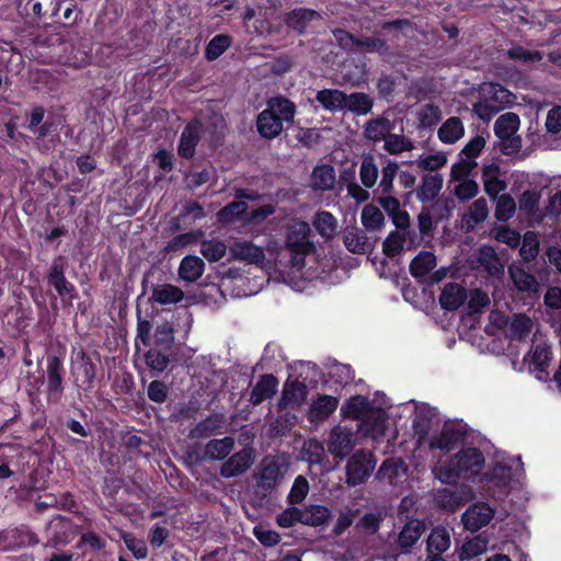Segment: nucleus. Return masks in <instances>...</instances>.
<instances>
[{
    "mask_svg": "<svg viewBox=\"0 0 561 561\" xmlns=\"http://www.w3.org/2000/svg\"><path fill=\"white\" fill-rule=\"evenodd\" d=\"M314 100L332 113L345 110L346 93L337 89H323L317 92Z\"/></svg>",
    "mask_w": 561,
    "mask_h": 561,
    "instance_id": "obj_29",
    "label": "nucleus"
},
{
    "mask_svg": "<svg viewBox=\"0 0 561 561\" xmlns=\"http://www.w3.org/2000/svg\"><path fill=\"white\" fill-rule=\"evenodd\" d=\"M540 195L534 191H526L519 198V211L524 215L530 226L539 225L543 214L538 207Z\"/></svg>",
    "mask_w": 561,
    "mask_h": 561,
    "instance_id": "obj_21",
    "label": "nucleus"
},
{
    "mask_svg": "<svg viewBox=\"0 0 561 561\" xmlns=\"http://www.w3.org/2000/svg\"><path fill=\"white\" fill-rule=\"evenodd\" d=\"M519 254L526 262L535 260L539 253V239L536 232L527 231L523 239L520 238Z\"/></svg>",
    "mask_w": 561,
    "mask_h": 561,
    "instance_id": "obj_48",
    "label": "nucleus"
},
{
    "mask_svg": "<svg viewBox=\"0 0 561 561\" xmlns=\"http://www.w3.org/2000/svg\"><path fill=\"white\" fill-rule=\"evenodd\" d=\"M473 113L483 122L489 123L497 113L500 108L495 107L492 102L485 98L473 104Z\"/></svg>",
    "mask_w": 561,
    "mask_h": 561,
    "instance_id": "obj_60",
    "label": "nucleus"
},
{
    "mask_svg": "<svg viewBox=\"0 0 561 561\" xmlns=\"http://www.w3.org/2000/svg\"><path fill=\"white\" fill-rule=\"evenodd\" d=\"M419 124L423 128H432L442 119V111L433 103L425 104L417 113Z\"/></svg>",
    "mask_w": 561,
    "mask_h": 561,
    "instance_id": "obj_51",
    "label": "nucleus"
},
{
    "mask_svg": "<svg viewBox=\"0 0 561 561\" xmlns=\"http://www.w3.org/2000/svg\"><path fill=\"white\" fill-rule=\"evenodd\" d=\"M436 423H438V416L434 408L426 403H420L415 405L413 428L420 440L425 438L430 430Z\"/></svg>",
    "mask_w": 561,
    "mask_h": 561,
    "instance_id": "obj_18",
    "label": "nucleus"
},
{
    "mask_svg": "<svg viewBox=\"0 0 561 561\" xmlns=\"http://www.w3.org/2000/svg\"><path fill=\"white\" fill-rule=\"evenodd\" d=\"M312 225L317 232L324 239H331L336 233L337 220L329 211L317 213L312 220Z\"/></svg>",
    "mask_w": 561,
    "mask_h": 561,
    "instance_id": "obj_42",
    "label": "nucleus"
},
{
    "mask_svg": "<svg viewBox=\"0 0 561 561\" xmlns=\"http://www.w3.org/2000/svg\"><path fill=\"white\" fill-rule=\"evenodd\" d=\"M489 540L483 535H478L474 538L466 541L462 545L460 559H472L486 551Z\"/></svg>",
    "mask_w": 561,
    "mask_h": 561,
    "instance_id": "obj_49",
    "label": "nucleus"
},
{
    "mask_svg": "<svg viewBox=\"0 0 561 561\" xmlns=\"http://www.w3.org/2000/svg\"><path fill=\"white\" fill-rule=\"evenodd\" d=\"M225 423V417L220 414H213L196 424L191 431L193 438H204L218 434Z\"/></svg>",
    "mask_w": 561,
    "mask_h": 561,
    "instance_id": "obj_39",
    "label": "nucleus"
},
{
    "mask_svg": "<svg viewBox=\"0 0 561 561\" xmlns=\"http://www.w3.org/2000/svg\"><path fill=\"white\" fill-rule=\"evenodd\" d=\"M96 367L90 356L82 353L73 366L76 381L84 389H91L95 378Z\"/></svg>",
    "mask_w": 561,
    "mask_h": 561,
    "instance_id": "obj_22",
    "label": "nucleus"
},
{
    "mask_svg": "<svg viewBox=\"0 0 561 561\" xmlns=\"http://www.w3.org/2000/svg\"><path fill=\"white\" fill-rule=\"evenodd\" d=\"M468 295L463 287L456 283H448L444 286L439 296V304L443 309L456 310L467 299Z\"/></svg>",
    "mask_w": 561,
    "mask_h": 561,
    "instance_id": "obj_25",
    "label": "nucleus"
},
{
    "mask_svg": "<svg viewBox=\"0 0 561 561\" xmlns=\"http://www.w3.org/2000/svg\"><path fill=\"white\" fill-rule=\"evenodd\" d=\"M485 138L482 135H477L465 145L459 156L476 161V158L479 157L482 149L485 147Z\"/></svg>",
    "mask_w": 561,
    "mask_h": 561,
    "instance_id": "obj_61",
    "label": "nucleus"
},
{
    "mask_svg": "<svg viewBox=\"0 0 561 561\" xmlns=\"http://www.w3.org/2000/svg\"><path fill=\"white\" fill-rule=\"evenodd\" d=\"M61 121L53 115H49L45 121L32 133L35 135L36 140L46 142L44 147L49 150L55 148L59 141V129Z\"/></svg>",
    "mask_w": 561,
    "mask_h": 561,
    "instance_id": "obj_20",
    "label": "nucleus"
},
{
    "mask_svg": "<svg viewBox=\"0 0 561 561\" xmlns=\"http://www.w3.org/2000/svg\"><path fill=\"white\" fill-rule=\"evenodd\" d=\"M253 535L263 546L266 547H274L280 541L278 533L267 529L262 525L253 528Z\"/></svg>",
    "mask_w": 561,
    "mask_h": 561,
    "instance_id": "obj_64",
    "label": "nucleus"
},
{
    "mask_svg": "<svg viewBox=\"0 0 561 561\" xmlns=\"http://www.w3.org/2000/svg\"><path fill=\"white\" fill-rule=\"evenodd\" d=\"M360 219L365 228L371 230H380L385 222L382 211L374 205L364 206Z\"/></svg>",
    "mask_w": 561,
    "mask_h": 561,
    "instance_id": "obj_50",
    "label": "nucleus"
},
{
    "mask_svg": "<svg viewBox=\"0 0 561 561\" xmlns=\"http://www.w3.org/2000/svg\"><path fill=\"white\" fill-rule=\"evenodd\" d=\"M529 356L534 367L539 371H543L551 358L550 347L546 342H540L534 346Z\"/></svg>",
    "mask_w": 561,
    "mask_h": 561,
    "instance_id": "obj_55",
    "label": "nucleus"
},
{
    "mask_svg": "<svg viewBox=\"0 0 561 561\" xmlns=\"http://www.w3.org/2000/svg\"><path fill=\"white\" fill-rule=\"evenodd\" d=\"M227 252V245L217 239L204 241L201 245L202 255L209 262L221 260Z\"/></svg>",
    "mask_w": 561,
    "mask_h": 561,
    "instance_id": "obj_53",
    "label": "nucleus"
},
{
    "mask_svg": "<svg viewBox=\"0 0 561 561\" xmlns=\"http://www.w3.org/2000/svg\"><path fill=\"white\" fill-rule=\"evenodd\" d=\"M254 451L250 447L242 448L230 456L220 468V474L226 478H234L244 473L254 462Z\"/></svg>",
    "mask_w": 561,
    "mask_h": 561,
    "instance_id": "obj_11",
    "label": "nucleus"
},
{
    "mask_svg": "<svg viewBox=\"0 0 561 561\" xmlns=\"http://www.w3.org/2000/svg\"><path fill=\"white\" fill-rule=\"evenodd\" d=\"M391 130L390 121L386 117L370 119L365 125V137L373 141L385 140Z\"/></svg>",
    "mask_w": 561,
    "mask_h": 561,
    "instance_id": "obj_44",
    "label": "nucleus"
},
{
    "mask_svg": "<svg viewBox=\"0 0 561 561\" xmlns=\"http://www.w3.org/2000/svg\"><path fill=\"white\" fill-rule=\"evenodd\" d=\"M309 492V483L302 476H298L288 494V501L291 505L301 503Z\"/></svg>",
    "mask_w": 561,
    "mask_h": 561,
    "instance_id": "obj_58",
    "label": "nucleus"
},
{
    "mask_svg": "<svg viewBox=\"0 0 561 561\" xmlns=\"http://www.w3.org/2000/svg\"><path fill=\"white\" fill-rule=\"evenodd\" d=\"M484 462V456L478 448H462L448 465L434 467L433 474L443 483H455L458 479H470L479 474Z\"/></svg>",
    "mask_w": 561,
    "mask_h": 561,
    "instance_id": "obj_2",
    "label": "nucleus"
},
{
    "mask_svg": "<svg viewBox=\"0 0 561 561\" xmlns=\"http://www.w3.org/2000/svg\"><path fill=\"white\" fill-rule=\"evenodd\" d=\"M205 270L204 261L195 255H186L182 259L179 267V276L182 280L194 283L203 275Z\"/></svg>",
    "mask_w": 561,
    "mask_h": 561,
    "instance_id": "obj_30",
    "label": "nucleus"
},
{
    "mask_svg": "<svg viewBox=\"0 0 561 561\" xmlns=\"http://www.w3.org/2000/svg\"><path fill=\"white\" fill-rule=\"evenodd\" d=\"M443 186L442 178H423V183L417 190V197L423 202L434 199Z\"/></svg>",
    "mask_w": 561,
    "mask_h": 561,
    "instance_id": "obj_54",
    "label": "nucleus"
},
{
    "mask_svg": "<svg viewBox=\"0 0 561 561\" xmlns=\"http://www.w3.org/2000/svg\"><path fill=\"white\" fill-rule=\"evenodd\" d=\"M465 135L462 121L458 116L447 118L438 128L437 136L443 144L453 145Z\"/></svg>",
    "mask_w": 561,
    "mask_h": 561,
    "instance_id": "obj_31",
    "label": "nucleus"
},
{
    "mask_svg": "<svg viewBox=\"0 0 561 561\" xmlns=\"http://www.w3.org/2000/svg\"><path fill=\"white\" fill-rule=\"evenodd\" d=\"M234 444V438L231 436L210 439L204 449L205 458L210 460H224L233 450Z\"/></svg>",
    "mask_w": 561,
    "mask_h": 561,
    "instance_id": "obj_32",
    "label": "nucleus"
},
{
    "mask_svg": "<svg viewBox=\"0 0 561 561\" xmlns=\"http://www.w3.org/2000/svg\"><path fill=\"white\" fill-rule=\"evenodd\" d=\"M468 307L471 312L479 313L490 305V298L486 293L481 289H473L469 294Z\"/></svg>",
    "mask_w": 561,
    "mask_h": 561,
    "instance_id": "obj_63",
    "label": "nucleus"
},
{
    "mask_svg": "<svg viewBox=\"0 0 561 561\" xmlns=\"http://www.w3.org/2000/svg\"><path fill=\"white\" fill-rule=\"evenodd\" d=\"M357 49L366 53L386 54L389 50L387 42L378 37L358 38Z\"/></svg>",
    "mask_w": 561,
    "mask_h": 561,
    "instance_id": "obj_59",
    "label": "nucleus"
},
{
    "mask_svg": "<svg viewBox=\"0 0 561 561\" xmlns=\"http://www.w3.org/2000/svg\"><path fill=\"white\" fill-rule=\"evenodd\" d=\"M230 253L233 259L245 261L249 264L261 265L265 261L264 249L248 240H236L230 245Z\"/></svg>",
    "mask_w": 561,
    "mask_h": 561,
    "instance_id": "obj_13",
    "label": "nucleus"
},
{
    "mask_svg": "<svg viewBox=\"0 0 561 561\" xmlns=\"http://www.w3.org/2000/svg\"><path fill=\"white\" fill-rule=\"evenodd\" d=\"M388 416L385 410L373 408L362 421V428L374 438L382 436L386 431Z\"/></svg>",
    "mask_w": 561,
    "mask_h": 561,
    "instance_id": "obj_28",
    "label": "nucleus"
},
{
    "mask_svg": "<svg viewBox=\"0 0 561 561\" xmlns=\"http://www.w3.org/2000/svg\"><path fill=\"white\" fill-rule=\"evenodd\" d=\"M425 530L424 524L419 519L408 522L401 529L397 543L400 548L407 549L412 547Z\"/></svg>",
    "mask_w": 561,
    "mask_h": 561,
    "instance_id": "obj_38",
    "label": "nucleus"
},
{
    "mask_svg": "<svg viewBox=\"0 0 561 561\" xmlns=\"http://www.w3.org/2000/svg\"><path fill=\"white\" fill-rule=\"evenodd\" d=\"M65 260L59 256L50 265L47 278L48 283L55 288L61 298L72 299L75 297V286L70 284L65 276Z\"/></svg>",
    "mask_w": 561,
    "mask_h": 561,
    "instance_id": "obj_12",
    "label": "nucleus"
},
{
    "mask_svg": "<svg viewBox=\"0 0 561 561\" xmlns=\"http://www.w3.org/2000/svg\"><path fill=\"white\" fill-rule=\"evenodd\" d=\"M284 479V472L277 458L264 457L256 469L255 492L262 497L267 496Z\"/></svg>",
    "mask_w": 561,
    "mask_h": 561,
    "instance_id": "obj_5",
    "label": "nucleus"
},
{
    "mask_svg": "<svg viewBox=\"0 0 561 561\" xmlns=\"http://www.w3.org/2000/svg\"><path fill=\"white\" fill-rule=\"evenodd\" d=\"M343 240L346 249L353 253H365L369 248L366 233L357 227H346Z\"/></svg>",
    "mask_w": 561,
    "mask_h": 561,
    "instance_id": "obj_36",
    "label": "nucleus"
},
{
    "mask_svg": "<svg viewBox=\"0 0 561 561\" xmlns=\"http://www.w3.org/2000/svg\"><path fill=\"white\" fill-rule=\"evenodd\" d=\"M296 104L286 96L276 95L267 99L266 107L255 118L256 131L261 138L273 140L294 123Z\"/></svg>",
    "mask_w": 561,
    "mask_h": 561,
    "instance_id": "obj_1",
    "label": "nucleus"
},
{
    "mask_svg": "<svg viewBox=\"0 0 561 561\" xmlns=\"http://www.w3.org/2000/svg\"><path fill=\"white\" fill-rule=\"evenodd\" d=\"M373 407L369 401L362 396L352 397L342 408L345 416L359 420L360 422L370 412Z\"/></svg>",
    "mask_w": 561,
    "mask_h": 561,
    "instance_id": "obj_41",
    "label": "nucleus"
},
{
    "mask_svg": "<svg viewBox=\"0 0 561 561\" xmlns=\"http://www.w3.org/2000/svg\"><path fill=\"white\" fill-rule=\"evenodd\" d=\"M330 516V510L323 505H309L301 510V523L309 526L323 525Z\"/></svg>",
    "mask_w": 561,
    "mask_h": 561,
    "instance_id": "obj_45",
    "label": "nucleus"
},
{
    "mask_svg": "<svg viewBox=\"0 0 561 561\" xmlns=\"http://www.w3.org/2000/svg\"><path fill=\"white\" fill-rule=\"evenodd\" d=\"M462 433L453 424H445L440 434L435 436L430 442L432 449H440L444 451L453 450L461 440Z\"/></svg>",
    "mask_w": 561,
    "mask_h": 561,
    "instance_id": "obj_26",
    "label": "nucleus"
},
{
    "mask_svg": "<svg viewBox=\"0 0 561 561\" xmlns=\"http://www.w3.org/2000/svg\"><path fill=\"white\" fill-rule=\"evenodd\" d=\"M449 530L444 526L434 527L426 540V553L442 556L450 548Z\"/></svg>",
    "mask_w": 561,
    "mask_h": 561,
    "instance_id": "obj_27",
    "label": "nucleus"
},
{
    "mask_svg": "<svg viewBox=\"0 0 561 561\" xmlns=\"http://www.w3.org/2000/svg\"><path fill=\"white\" fill-rule=\"evenodd\" d=\"M506 56L511 60H518L525 65L539 62L543 56L539 50H528L523 46H513L506 51Z\"/></svg>",
    "mask_w": 561,
    "mask_h": 561,
    "instance_id": "obj_52",
    "label": "nucleus"
},
{
    "mask_svg": "<svg viewBox=\"0 0 561 561\" xmlns=\"http://www.w3.org/2000/svg\"><path fill=\"white\" fill-rule=\"evenodd\" d=\"M282 20L290 31L304 35L312 22L322 20V15L314 9L298 7L284 13Z\"/></svg>",
    "mask_w": 561,
    "mask_h": 561,
    "instance_id": "obj_7",
    "label": "nucleus"
},
{
    "mask_svg": "<svg viewBox=\"0 0 561 561\" xmlns=\"http://www.w3.org/2000/svg\"><path fill=\"white\" fill-rule=\"evenodd\" d=\"M203 123L199 118H192L183 128L178 145V154L183 159H191L195 154L201 141Z\"/></svg>",
    "mask_w": 561,
    "mask_h": 561,
    "instance_id": "obj_8",
    "label": "nucleus"
},
{
    "mask_svg": "<svg viewBox=\"0 0 561 561\" xmlns=\"http://www.w3.org/2000/svg\"><path fill=\"white\" fill-rule=\"evenodd\" d=\"M534 322L526 314H514L508 324V332L512 339L523 340L533 331Z\"/></svg>",
    "mask_w": 561,
    "mask_h": 561,
    "instance_id": "obj_47",
    "label": "nucleus"
},
{
    "mask_svg": "<svg viewBox=\"0 0 561 561\" xmlns=\"http://www.w3.org/2000/svg\"><path fill=\"white\" fill-rule=\"evenodd\" d=\"M277 379L273 375H264L256 382L250 394L253 404H260L272 398L277 389Z\"/></svg>",
    "mask_w": 561,
    "mask_h": 561,
    "instance_id": "obj_35",
    "label": "nucleus"
},
{
    "mask_svg": "<svg viewBox=\"0 0 561 561\" xmlns=\"http://www.w3.org/2000/svg\"><path fill=\"white\" fill-rule=\"evenodd\" d=\"M173 329L168 323L164 322L157 327L154 331V344L162 348H170L173 343Z\"/></svg>",
    "mask_w": 561,
    "mask_h": 561,
    "instance_id": "obj_62",
    "label": "nucleus"
},
{
    "mask_svg": "<svg viewBox=\"0 0 561 561\" xmlns=\"http://www.w3.org/2000/svg\"><path fill=\"white\" fill-rule=\"evenodd\" d=\"M415 248L411 231H391L382 242V252L388 257H397Z\"/></svg>",
    "mask_w": 561,
    "mask_h": 561,
    "instance_id": "obj_14",
    "label": "nucleus"
},
{
    "mask_svg": "<svg viewBox=\"0 0 561 561\" xmlns=\"http://www.w3.org/2000/svg\"><path fill=\"white\" fill-rule=\"evenodd\" d=\"M373 106L374 100L367 93L353 92L346 94L345 108L358 116L367 115Z\"/></svg>",
    "mask_w": 561,
    "mask_h": 561,
    "instance_id": "obj_40",
    "label": "nucleus"
},
{
    "mask_svg": "<svg viewBox=\"0 0 561 561\" xmlns=\"http://www.w3.org/2000/svg\"><path fill=\"white\" fill-rule=\"evenodd\" d=\"M436 266V256L432 252H420L410 263V272L414 277H422Z\"/></svg>",
    "mask_w": 561,
    "mask_h": 561,
    "instance_id": "obj_46",
    "label": "nucleus"
},
{
    "mask_svg": "<svg viewBox=\"0 0 561 561\" xmlns=\"http://www.w3.org/2000/svg\"><path fill=\"white\" fill-rule=\"evenodd\" d=\"M232 44L228 34L215 35L206 45L204 57L207 61L217 60Z\"/></svg>",
    "mask_w": 561,
    "mask_h": 561,
    "instance_id": "obj_43",
    "label": "nucleus"
},
{
    "mask_svg": "<svg viewBox=\"0 0 561 561\" xmlns=\"http://www.w3.org/2000/svg\"><path fill=\"white\" fill-rule=\"evenodd\" d=\"M307 387L300 381H287L278 401L279 409H298L307 398Z\"/></svg>",
    "mask_w": 561,
    "mask_h": 561,
    "instance_id": "obj_17",
    "label": "nucleus"
},
{
    "mask_svg": "<svg viewBox=\"0 0 561 561\" xmlns=\"http://www.w3.org/2000/svg\"><path fill=\"white\" fill-rule=\"evenodd\" d=\"M311 229L309 225L301 220L293 221L286 231V248L291 253V266L301 271L306 264V256L314 253L316 247L310 241Z\"/></svg>",
    "mask_w": 561,
    "mask_h": 561,
    "instance_id": "obj_3",
    "label": "nucleus"
},
{
    "mask_svg": "<svg viewBox=\"0 0 561 561\" xmlns=\"http://www.w3.org/2000/svg\"><path fill=\"white\" fill-rule=\"evenodd\" d=\"M515 467L504 462H497L492 470L484 476L485 480L500 489H506L514 480H519L524 474L523 463L517 457L513 460Z\"/></svg>",
    "mask_w": 561,
    "mask_h": 561,
    "instance_id": "obj_6",
    "label": "nucleus"
},
{
    "mask_svg": "<svg viewBox=\"0 0 561 561\" xmlns=\"http://www.w3.org/2000/svg\"><path fill=\"white\" fill-rule=\"evenodd\" d=\"M483 95L488 101L492 102L495 107H499L500 112L514 105L516 102V95L500 83H489V85L483 89Z\"/></svg>",
    "mask_w": 561,
    "mask_h": 561,
    "instance_id": "obj_23",
    "label": "nucleus"
},
{
    "mask_svg": "<svg viewBox=\"0 0 561 561\" xmlns=\"http://www.w3.org/2000/svg\"><path fill=\"white\" fill-rule=\"evenodd\" d=\"M510 277L519 291L537 293L539 283L534 275L518 266H510Z\"/></svg>",
    "mask_w": 561,
    "mask_h": 561,
    "instance_id": "obj_37",
    "label": "nucleus"
},
{
    "mask_svg": "<svg viewBox=\"0 0 561 561\" xmlns=\"http://www.w3.org/2000/svg\"><path fill=\"white\" fill-rule=\"evenodd\" d=\"M383 141V148L390 154H398L403 151L411 150L413 148V145L409 139H407L404 136L397 134L389 133V135L386 137Z\"/></svg>",
    "mask_w": 561,
    "mask_h": 561,
    "instance_id": "obj_56",
    "label": "nucleus"
},
{
    "mask_svg": "<svg viewBox=\"0 0 561 561\" xmlns=\"http://www.w3.org/2000/svg\"><path fill=\"white\" fill-rule=\"evenodd\" d=\"M339 399L332 396H320L312 402L308 412L311 422H320L328 419L337 408Z\"/></svg>",
    "mask_w": 561,
    "mask_h": 561,
    "instance_id": "obj_24",
    "label": "nucleus"
},
{
    "mask_svg": "<svg viewBox=\"0 0 561 561\" xmlns=\"http://www.w3.org/2000/svg\"><path fill=\"white\" fill-rule=\"evenodd\" d=\"M47 533L49 540L46 546L51 548L70 542L75 535L72 524L61 516H56L49 522Z\"/></svg>",
    "mask_w": 561,
    "mask_h": 561,
    "instance_id": "obj_15",
    "label": "nucleus"
},
{
    "mask_svg": "<svg viewBox=\"0 0 561 561\" xmlns=\"http://www.w3.org/2000/svg\"><path fill=\"white\" fill-rule=\"evenodd\" d=\"M494 517V510L484 502L470 505L461 516L466 529L478 531L486 526Z\"/></svg>",
    "mask_w": 561,
    "mask_h": 561,
    "instance_id": "obj_10",
    "label": "nucleus"
},
{
    "mask_svg": "<svg viewBox=\"0 0 561 561\" xmlns=\"http://www.w3.org/2000/svg\"><path fill=\"white\" fill-rule=\"evenodd\" d=\"M184 293L181 288L171 284H160L153 287L151 300L160 305H175L182 301Z\"/></svg>",
    "mask_w": 561,
    "mask_h": 561,
    "instance_id": "obj_34",
    "label": "nucleus"
},
{
    "mask_svg": "<svg viewBox=\"0 0 561 561\" xmlns=\"http://www.w3.org/2000/svg\"><path fill=\"white\" fill-rule=\"evenodd\" d=\"M385 157L382 154H363L357 160L345 163L340 175H355L356 167L359 164V175H378L379 164H383Z\"/></svg>",
    "mask_w": 561,
    "mask_h": 561,
    "instance_id": "obj_16",
    "label": "nucleus"
},
{
    "mask_svg": "<svg viewBox=\"0 0 561 561\" xmlns=\"http://www.w3.org/2000/svg\"><path fill=\"white\" fill-rule=\"evenodd\" d=\"M520 126V118L514 112H507L500 115L494 123V134L499 139L511 138L515 136Z\"/></svg>",
    "mask_w": 561,
    "mask_h": 561,
    "instance_id": "obj_33",
    "label": "nucleus"
},
{
    "mask_svg": "<svg viewBox=\"0 0 561 561\" xmlns=\"http://www.w3.org/2000/svg\"><path fill=\"white\" fill-rule=\"evenodd\" d=\"M516 209V204L514 199L507 195L503 194L497 198L495 217L497 220L506 221L514 215Z\"/></svg>",
    "mask_w": 561,
    "mask_h": 561,
    "instance_id": "obj_57",
    "label": "nucleus"
},
{
    "mask_svg": "<svg viewBox=\"0 0 561 561\" xmlns=\"http://www.w3.org/2000/svg\"><path fill=\"white\" fill-rule=\"evenodd\" d=\"M62 364L56 356L47 360L48 400L57 402L62 393Z\"/></svg>",
    "mask_w": 561,
    "mask_h": 561,
    "instance_id": "obj_19",
    "label": "nucleus"
},
{
    "mask_svg": "<svg viewBox=\"0 0 561 561\" xmlns=\"http://www.w3.org/2000/svg\"><path fill=\"white\" fill-rule=\"evenodd\" d=\"M376 459L371 451L357 450L346 462L345 482L348 486L363 484L373 473L376 467Z\"/></svg>",
    "mask_w": 561,
    "mask_h": 561,
    "instance_id": "obj_4",
    "label": "nucleus"
},
{
    "mask_svg": "<svg viewBox=\"0 0 561 561\" xmlns=\"http://www.w3.org/2000/svg\"><path fill=\"white\" fill-rule=\"evenodd\" d=\"M355 440V434L351 430L335 426L328 438V450L332 456L344 459L354 448Z\"/></svg>",
    "mask_w": 561,
    "mask_h": 561,
    "instance_id": "obj_9",
    "label": "nucleus"
}]
</instances>
